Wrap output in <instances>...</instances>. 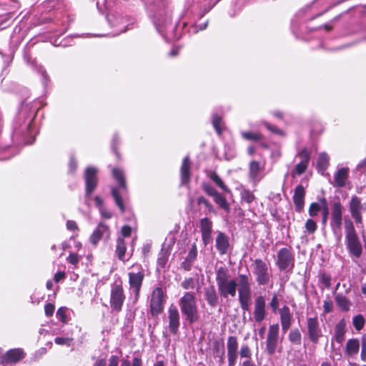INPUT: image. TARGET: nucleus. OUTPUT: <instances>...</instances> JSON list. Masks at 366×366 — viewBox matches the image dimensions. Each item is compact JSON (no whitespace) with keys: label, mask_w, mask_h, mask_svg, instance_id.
Masks as SVG:
<instances>
[{"label":"nucleus","mask_w":366,"mask_h":366,"mask_svg":"<svg viewBox=\"0 0 366 366\" xmlns=\"http://www.w3.org/2000/svg\"><path fill=\"white\" fill-rule=\"evenodd\" d=\"M216 280L218 291L221 296L224 298L229 296L234 297L237 287L239 286V301L242 310H249V300L251 299V288L249 279L246 275L239 276V282L234 279H230L227 269L219 267L216 273Z\"/></svg>","instance_id":"obj_1"},{"label":"nucleus","mask_w":366,"mask_h":366,"mask_svg":"<svg viewBox=\"0 0 366 366\" xmlns=\"http://www.w3.org/2000/svg\"><path fill=\"white\" fill-rule=\"evenodd\" d=\"M179 305L186 321L192 324L199 320L197 300L192 292H186L179 299Z\"/></svg>","instance_id":"obj_2"},{"label":"nucleus","mask_w":366,"mask_h":366,"mask_svg":"<svg viewBox=\"0 0 366 366\" xmlns=\"http://www.w3.org/2000/svg\"><path fill=\"white\" fill-rule=\"evenodd\" d=\"M254 273L259 284L266 285L269 282L270 276L268 271V267L262 260L256 259L254 261Z\"/></svg>","instance_id":"obj_3"},{"label":"nucleus","mask_w":366,"mask_h":366,"mask_svg":"<svg viewBox=\"0 0 366 366\" xmlns=\"http://www.w3.org/2000/svg\"><path fill=\"white\" fill-rule=\"evenodd\" d=\"M279 338V325L278 324L272 325L269 327L266 347L267 351L269 355H273L275 352Z\"/></svg>","instance_id":"obj_4"},{"label":"nucleus","mask_w":366,"mask_h":366,"mask_svg":"<svg viewBox=\"0 0 366 366\" xmlns=\"http://www.w3.org/2000/svg\"><path fill=\"white\" fill-rule=\"evenodd\" d=\"M264 164L257 161H252L249 167V178L254 186H256L264 177Z\"/></svg>","instance_id":"obj_5"},{"label":"nucleus","mask_w":366,"mask_h":366,"mask_svg":"<svg viewBox=\"0 0 366 366\" xmlns=\"http://www.w3.org/2000/svg\"><path fill=\"white\" fill-rule=\"evenodd\" d=\"M125 297L122 286L115 285L111 291L110 304L113 310L120 311L122 307Z\"/></svg>","instance_id":"obj_6"},{"label":"nucleus","mask_w":366,"mask_h":366,"mask_svg":"<svg viewBox=\"0 0 366 366\" xmlns=\"http://www.w3.org/2000/svg\"><path fill=\"white\" fill-rule=\"evenodd\" d=\"M164 292L162 290L157 287L154 290L152 294L150 308L153 315L159 314L163 309Z\"/></svg>","instance_id":"obj_7"},{"label":"nucleus","mask_w":366,"mask_h":366,"mask_svg":"<svg viewBox=\"0 0 366 366\" xmlns=\"http://www.w3.org/2000/svg\"><path fill=\"white\" fill-rule=\"evenodd\" d=\"M308 335L313 343H317L322 336V330L317 317H310L307 320Z\"/></svg>","instance_id":"obj_8"},{"label":"nucleus","mask_w":366,"mask_h":366,"mask_svg":"<svg viewBox=\"0 0 366 366\" xmlns=\"http://www.w3.org/2000/svg\"><path fill=\"white\" fill-rule=\"evenodd\" d=\"M277 264L280 269H286L293 266V257L287 248H282L277 254Z\"/></svg>","instance_id":"obj_9"},{"label":"nucleus","mask_w":366,"mask_h":366,"mask_svg":"<svg viewBox=\"0 0 366 366\" xmlns=\"http://www.w3.org/2000/svg\"><path fill=\"white\" fill-rule=\"evenodd\" d=\"M97 169L89 167L85 171L86 192L89 195L95 189L97 183L96 174Z\"/></svg>","instance_id":"obj_10"},{"label":"nucleus","mask_w":366,"mask_h":366,"mask_svg":"<svg viewBox=\"0 0 366 366\" xmlns=\"http://www.w3.org/2000/svg\"><path fill=\"white\" fill-rule=\"evenodd\" d=\"M347 239L350 251L356 257H359L362 252V247L353 229L347 232Z\"/></svg>","instance_id":"obj_11"},{"label":"nucleus","mask_w":366,"mask_h":366,"mask_svg":"<svg viewBox=\"0 0 366 366\" xmlns=\"http://www.w3.org/2000/svg\"><path fill=\"white\" fill-rule=\"evenodd\" d=\"M169 313V328L175 334L179 326V314L177 307L174 305H170L168 310Z\"/></svg>","instance_id":"obj_12"},{"label":"nucleus","mask_w":366,"mask_h":366,"mask_svg":"<svg viewBox=\"0 0 366 366\" xmlns=\"http://www.w3.org/2000/svg\"><path fill=\"white\" fill-rule=\"evenodd\" d=\"M265 315V300L262 296H259L254 302V318L259 322L264 319Z\"/></svg>","instance_id":"obj_13"},{"label":"nucleus","mask_w":366,"mask_h":366,"mask_svg":"<svg viewBox=\"0 0 366 366\" xmlns=\"http://www.w3.org/2000/svg\"><path fill=\"white\" fill-rule=\"evenodd\" d=\"M342 207L340 202H335L332 207L331 225L334 230L340 229L342 225Z\"/></svg>","instance_id":"obj_14"},{"label":"nucleus","mask_w":366,"mask_h":366,"mask_svg":"<svg viewBox=\"0 0 366 366\" xmlns=\"http://www.w3.org/2000/svg\"><path fill=\"white\" fill-rule=\"evenodd\" d=\"M305 195V191L302 185H298L295 189L293 195V202L295 206V209L297 212H301L304 207V199Z\"/></svg>","instance_id":"obj_15"},{"label":"nucleus","mask_w":366,"mask_h":366,"mask_svg":"<svg viewBox=\"0 0 366 366\" xmlns=\"http://www.w3.org/2000/svg\"><path fill=\"white\" fill-rule=\"evenodd\" d=\"M361 202L357 197H353L350 202V209L352 217L355 219L356 222L361 223Z\"/></svg>","instance_id":"obj_16"},{"label":"nucleus","mask_w":366,"mask_h":366,"mask_svg":"<svg viewBox=\"0 0 366 366\" xmlns=\"http://www.w3.org/2000/svg\"><path fill=\"white\" fill-rule=\"evenodd\" d=\"M349 169L347 167L340 168L334 175L335 185L342 187L345 185L348 178Z\"/></svg>","instance_id":"obj_17"},{"label":"nucleus","mask_w":366,"mask_h":366,"mask_svg":"<svg viewBox=\"0 0 366 366\" xmlns=\"http://www.w3.org/2000/svg\"><path fill=\"white\" fill-rule=\"evenodd\" d=\"M129 277L130 286L135 289V296L136 299H137L143 280V274L140 272L137 273L130 272L129 273Z\"/></svg>","instance_id":"obj_18"},{"label":"nucleus","mask_w":366,"mask_h":366,"mask_svg":"<svg viewBox=\"0 0 366 366\" xmlns=\"http://www.w3.org/2000/svg\"><path fill=\"white\" fill-rule=\"evenodd\" d=\"M281 325L283 332L287 331L291 325V314L287 307H282L280 311Z\"/></svg>","instance_id":"obj_19"},{"label":"nucleus","mask_w":366,"mask_h":366,"mask_svg":"<svg viewBox=\"0 0 366 366\" xmlns=\"http://www.w3.org/2000/svg\"><path fill=\"white\" fill-rule=\"evenodd\" d=\"M345 332L346 323L344 320H342L335 325L334 340L338 343H342L345 340Z\"/></svg>","instance_id":"obj_20"},{"label":"nucleus","mask_w":366,"mask_h":366,"mask_svg":"<svg viewBox=\"0 0 366 366\" xmlns=\"http://www.w3.org/2000/svg\"><path fill=\"white\" fill-rule=\"evenodd\" d=\"M300 157L302 160L295 167V172L299 175L302 174L306 170L310 159L309 153L305 149L300 153Z\"/></svg>","instance_id":"obj_21"},{"label":"nucleus","mask_w":366,"mask_h":366,"mask_svg":"<svg viewBox=\"0 0 366 366\" xmlns=\"http://www.w3.org/2000/svg\"><path fill=\"white\" fill-rule=\"evenodd\" d=\"M104 232H109V227L106 224L100 223L90 237L91 242L93 244H97Z\"/></svg>","instance_id":"obj_22"},{"label":"nucleus","mask_w":366,"mask_h":366,"mask_svg":"<svg viewBox=\"0 0 366 366\" xmlns=\"http://www.w3.org/2000/svg\"><path fill=\"white\" fill-rule=\"evenodd\" d=\"M359 349V340L357 339H350L347 342L345 347V354L347 356L352 357L357 354Z\"/></svg>","instance_id":"obj_23"},{"label":"nucleus","mask_w":366,"mask_h":366,"mask_svg":"<svg viewBox=\"0 0 366 366\" xmlns=\"http://www.w3.org/2000/svg\"><path fill=\"white\" fill-rule=\"evenodd\" d=\"M216 247L221 254L226 253L229 247L227 237L223 234L219 233L216 239Z\"/></svg>","instance_id":"obj_24"},{"label":"nucleus","mask_w":366,"mask_h":366,"mask_svg":"<svg viewBox=\"0 0 366 366\" xmlns=\"http://www.w3.org/2000/svg\"><path fill=\"white\" fill-rule=\"evenodd\" d=\"M190 163L188 157H185L183 159L181 167V177L182 183H187L189 179Z\"/></svg>","instance_id":"obj_25"},{"label":"nucleus","mask_w":366,"mask_h":366,"mask_svg":"<svg viewBox=\"0 0 366 366\" xmlns=\"http://www.w3.org/2000/svg\"><path fill=\"white\" fill-rule=\"evenodd\" d=\"M24 352L21 349H12L6 354V360L8 362H17L24 357Z\"/></svg>","instance_id":"obj_26"},{"label":"nucleus","mask_w":366,"mask_h":366,"mask_svg":"<svg viewBox=\"0 0 366 366\" xmlns=\"http://www.w3.org/2000/svg\"><path fill=\"white\" fill-rule=\"evenodd\" d=\"M127 246L124 240L122 237H118L117 240L116 254L118 258L122 261H125V253Z\"/></svg>","instance_id":"obj_27"},{"label":"nucleus","mask_w":366,"mask_h":366,"mask_svg":"<svg viewBox=\"0 0 366 366\" xmlns=\"http://www.w3.org/2000/svg\"><path fill=\"white\" fill-rule=\"evenodd\" d=\"M112 175L117 183L119 184V188L126 190L127 187L123 171L119 168L115 167L112 169Z\"/></svg>","instance_id":"obj_28"},{"label":"nucleus","mask_w":366,"mask_h":366,"mask_svg":"<svg viewBox=\"0 0 366 366\" xmlns=\"http://www.w3.org/2000/svg\"><path fill=\"white\" fill-rule=\"evenodd\" d=\"M197 256V249L195 244H192L185 261L182 263L183 267L186 269H189L190 264L193 262Z\"/></svg>","instance_id":"obj_29"},{"label":"nucleus","mask_w":366,"mask_h":366,"mask_svg":"<svg viewBox=\"0 0 366 366\" xmlns=\"http://www.w3.org/2000/svg\"><path fill=\"white\" fill-rule=\"evenodd\" d=\"M335 300L337 306L342 310L347 311L350 310L351 306V302L349 300L347 299L346 297L341 294H337L335 296Z\"/></svg>","instance_id":"obj_30"},{"label":"nucleus","mask_w":366,"mask_h":366,"mask_svg":"<svg viewBox=\"0 0 366 366\" xmlns=\"http://www.w3.org/2000/svg\"><path fill=\"white\" fill-rule=\"evenodd\" d=\"M329 164V157L326 153H321L317 160V167L321 173H323Z\"/></svg>","instance_id":"obj_31"},{"label":"nucleus","mask_w":366,"mask_h":366,"mask_svg":"<svg viewBox=\"0 0 366 366\" xmlns=\"http://www.w3.org/2000/svg\"><path fill=\"white\" fill-rule=\"evenodd\" d=\"M209 178L222 190L224 192L229 193L230 190L227 188V187L224 184L221 178L217 175L215 172H210L209 174Z\"/></svg>","instance_id":"obj_32"},{"label":"nucleus","mask_w":366,"mask_h":366,"mask_svg":"<svg viewBox=\"0 0 366 366\" xmlns=\"http://www.w3.org/2000/svg\"><path fill=\"white\" fill-rule=\"evenodd\" d=\"M240 196L242 200L244 201L248 204H250L254 199V195L253 194V193L250 192L249 189H247L243 187L240 191Z\"/></svg>","instance_id":"obj_33"},{"label":"nucleus","mask_w":366,"mask_h":366,"mask_svg":"<svg viewBox=\"0 0 366 366\" xmlns=\"http://www.w3.org/2000/svg\"><path fill=\"white\" fill-rule=\"evenodd\" d=\"M242 137L247 140L259 141L262 138V135L259 132H242Z\"/></svg>","instance_id":"obj_34"},{"label":"nucleus","mask_w":366,"mask_h":366,"mask_svg":"<svg viewBox=\"0 0 366 366\" xmlns=\"http://www.w3.org/2000/svg\"><path fill=\"white\" fill-rule=\"evenodd\" d=\"M227 352H237L238 343L235 337H229L227 343Z\"/></svg>","instance_id":"obj_35"},{"label":"nucleus","mask_w":366,"mask_h":366,"mask_svg":"<svg viewBox=\"0 0 366 366\" xmlns=\"http://www.w3.org/2000/svg\"><path fill=\"white\" fill-rule=\"evenodd\" d=\"M214 200L222 209H223L226 211H229V204H228L226 199L223 196H222L221 194H219L218 193V194H217L214 197Z\"/></svg>","instance_id":"obj_36"},{"label":"nucleus","mask_w":366,"mask_h":366,"mask_svg":"<svg viewBox=\"0 0 366 366\" xmlns=\"http://www.w3.org/2000/svg\"><path fill=\"white\" fill-rule=\"evenodd\" d=\"M112 196L114 198L116 204L119 207L122 212L124 211V206L123 204V201L119 194V190L116 188L112 189Z\"/></svg>","instance_id":"obj_37"},{"label":"nucleus","mask_w":366,"mask_h":366,"mask_svg":"<svg viewBox=\"0 0 366 366\" xmlns=\"http://www.w3.org/2000/svg\"><path fill=\"white\" fill-rule=\"evenodd\" d=\"M353 325L355 328L360 331L362 330L365 325V319L361 315H356L353 317L352 320Z\"/></svg>","instance_id":"obj_38"},{"label":"nucleus","mask_w":366,"mask_h":366,"mask_svg":"<svg viewBox=\"0 0 366 366\" xmlns=\"http://www.w3.org/2000/svg\"><path fill=\"white\" fill-rule=\"evenodd\" d=\"M289 340L295 344L300 345L301 342V334L298 330H292L289 334Z\"/></svg>","instance_id":"obj_39"},{"label":"nucleus","mask_w":366,"mask_h":366,"mask_svg":"<svg viewBox=\"0 0 366 366\" xmlns=\"http://www.w3.org/2000/svg\"><path fill=\"white\" fill-rule=\"evenodd\" d=\"M206 298L208 303L211 306H214L216 305L217 301V297L216 295L215 291L213 289L207 290L206 292Z\"/></svg>","instance_id":"obj_40"},{"label":"nucleus","mask_w":366,"mask_h":366,"mask_svg":"<svg viewBox=\"0 0 366 366\" xmlns=\"http://www.w3.org/2000/svg\"><path fill=\"white\" fill-rule=\"evenodd\" d=\"M201 232H212V222L207 219L204 218L200 222Z\"/></svg>","instance_id":"obj_41"},{"label":"nucleus","mask_w":366,"mask_h":366,"mask_svg":"<svg viewBox=\"0 0 366 366\" xmlns=\"http://www.w3.org/2000/svg\"><path fill=\"white\" fill-rule=\"evenodd\" d=\"M322 209V204L317 202H313L310 204L309 208V214L311 217H315L318 212Z\"/></svg>","instance_id":"obj_42"},{"label":"nucleus","mask_w":366,"mask_h":366,"mask_svg":"<svg viewBox=\"0 0 366 366\" xmlns=\"http://www.w3.org/2000/svg\"><path fill=\"white\" fill-rule=\"evenodd\" d=\"M320 203L322 204V223L325 224L327 220L329 209L327 207V201L325 198L320 199Z\"/></svg>","instance_id":"obj_43"},{"label":"nucleus","mask_w":366,"mask_h":366,"mask_svg":"<svg viewBox=\"0 0 366 366\" xmlns=\"http://www.w3.org/2000/svg\"><path fill=\"white\" fill-rule=\"evenodd\" d=\"M54 342L56 344L59 345H67L70 346L72 342V339L69 337H56L54 339Z\"/></svg>","instance_id":"obj_44"},{"label":"nucleus","mask_w":366,"mask_h":366,"mask_svg":"<svg viewBox=\"0 0 366 366\" xmlns=\"http://www.w3.org/2000/svg\"><path fill=\"white\" fill-rule=\"evenodd\" d=\"M305 228L309 233H313L317 229V224L314 220L309 219L305 223Z\"/></svg>","instance_id":"obj_45"},{"label":"nucleus","mask_w":366,"mask_h":366,"mask_svg":"<svg viewBox=\"0 0 366 366\" xmlns=\"http://www.w3.org/2000/svg\"><path fill=\"white\" fill-rule=\"evenodd\" d=\"M221 121H222V119L220 117L214 114L212 117V124H213V126L215 129V130L217 131V132L220 134H221V127H220V123H221Z\"/></svg>","instance_id":"obj_46"},{"label":"nucleus","mask_w":366,"mask_h":366,"mask_svg":"<svg viewBox=\"0 0 366 366\" xmlns=\"http://www.w3.org/2000/svg\"><path fill=\"white\" fill-rule=\"evenodd\" d=\"M66 312V308L65 307H60L56 312V317L64 323L67 322Z\"/></svg>","instance_id":"obj_47"},{"label":"nucleus","mask_w":366,"mask_h":366,"mask_svg":"<svg viewBox=\"0 0 366 366\" xmlns=\"http://www.w3.org/2000/svg\"><path fill=\"white\" fill-rule=\"evenodd\" d=\"M320 281L327 288H329L331 285V278L328 274H322L320 277Z\"/></svg>","instance_id":"obj_48"},{"label":"nucleus","mask_w":366,"mask_h":366,"mask_svg":"<svg viewBox=\"0 0 366 366\" xmlns=\"http://www.w3.org/2000/svg\"><path fill=\"white\" fill-rule=\"evenodd\" d=\"M167 260H168V257L166 254V253L165 252L161 253L157 259L158 266L162 268H164L167 263Z\"/></svg>","instance_id":"obj_49"},{"label":"nucleus","mask_w":366,"mask_h":366,"mask_svg":"<svg viewBox=\"0 0 366 366\" xmlns=\"http://www.w3.org/2000/svg\"><path fill=\"white\" fill-rule=\"evenodd\" d=\"M203 189L207 192V194L212 197L213 198L217 194H218V192H217V190L209 184H204Z\"/></svg>","instance_id":"obj_50"},{"label":"nucleus","mask_w":366,"mask_h":366,"mask_svg":"<svg viewBox=\"0 0 366 366\" xmlns=\"http://www.w3.org/2000/svg\"><path fill=\"white\" fill-rule=\"evenodd\" d=\"M324 312L325 314L330 313L332 311L333 303L330 300H325L323 303Z\"/></svg>","instance_id":"obj_51"},{"label":"nucleus","mask_w":366,"mask_h":366,"mask_svg":"<svg viewBox=\"0 0 366 366\" xmlns=\"http://www.w3.org/2000/svg\"><path fill=\"white\" fill-rule=\"evenodd\" d=\"M241 357H249L251 356L250 349L247 345H242L240 352H239Z\"/></svg>","instance_id":"obj_52"},{"label":"nucleus","mask_w":366,"mask_h":366,"mask_svg":"<svg viewBox=\"0 0 366 366\" xmlns=\"http://www.w3.org/2000/svg\"><path fill=\"white\" fill-rule=\"evenodd\" d=\"M55 307L51 303H48L44 307V311L46 316L49 317L51 316L54 313Z\"/></svg>","instance_id":"obj_53"},{"label":"nucleus","mask_w":366,"mask_h":366,"mask_svg":"<svg viewBox=\"0 0 366 366\" xmlns=\"http://www.w3.org/2000/svg\"><path fill=\"white\" fill-rule=\"evenodd\" d=\"M229 365L233 366L237 360V352H227Z\"/></svg>","instance_id":"obj_54"},{"label":"nucleus","mask_w":366,"mask_h":366,"mask_svg":"<svg viewBox=\"0 0 366 366\" xmlns=\"http://www.w3.org/2000/svg\"><path fill=\"white\" fill-rule=\"evenodd\" d=\"M67 261L72 264H76L79 261V257L76 254H70L67 257Z\"/></svg>","instance_id":"obj_55"},{"label":"nucleus","mask_w":366,"mask_h":366,"mask_svg":"<svg viewBox=\"0 0 366 366\" xmlns=\"http://www.w3.org/2000/svg\"><path fill=\"white\" fill-rule=\"evenodd\" d=\"M279 306L278 299L276 295L273 296L272 300L270 302V307L272 308L273 311L275 312Z\"/></svg>","instance_id":"obj_56"},{"label":"nucleus","mask_w":366,"mask_h":366,"mask_svg":"<svg viewBox=\"0 0 366 366\" xmlns=\"http://www.w3.org/2000/svg\"><path fill=\"white\" fill-rule=\"evenodd\" d=\"M121 232L123 237H129L132 234V228L129 226L125 225L122 227Z\"/></svg>","instance_id":"obj_57"},{"label":"nucleus","mask_w":366,"mask_h":366,"mask_svg":"<svg viewBox=\"0 0 366 366\" xmlns=\"http://www.w3.org/2000/svg\"><path fill=\"white\" fill-rule=\"evenodd\" d=\"M211 233L212 232H202V241L205 245L207 244L211 239Z\"/></svg>","instance_id":"obj_58"},{"label":"nucleus","mask_w":366,"mask_h":366,"mask_svg":"<svg viewBox=\"0 0 366 366\" xmlns=\"http://www.w3.org/2000/svg\"><path fill=\"white\" fill-rule=\"evenodd\" d=\"M66 228L71 231H76L78 229L77 224L75 222L69 220L66 222Z\"/></svg>","instance_id":"obj_59"},{"label":"nucleus","mask_w":366,"mask_h":366,"mask_svg":"<svg viewBox=\"0 0 366 366\" xmlns=\"http://www.w3.org/2000/svg\"><path fill=\"white\" fill-rule=\"evenodd\" d=\"M99 210L103 217L106 219H109L112 217V213L104 207H101Z\"/></svg>","instance_id":"obj_60"},{"label":"nucleus","mask_w":366,"mask_h":366,"mask_svg":"<svg viewBox=\"0 0 366 366\" xmlns=\"http://www.w3.org/2000/svg\"><path fill=\"white\" fill-rule=\"evenodd\" d=\"M119 363V359L117 356L112 355L109 359V366H117Z\"/></svg>","instance_id":"obj_61"},{"label":"nucleus","mask_w":366,"mask_h":366,"mask_svg":"<svg viewBox=\"0 0 366 366\" xmlns=\"http://www.w3.org/2000/svg\"><path fill=\"white\" fill-rule=\"evenodd\" d=\"M65 277V273L63 272H58L54 275V280L56 282H59L60 280Z\"/></svg>","instance_id":"obj_62"},{"label":"nucleus","mask_w":366,"mask_h":366,"mask_svg":"<svg viewBox=\"0 0 366 366\" xmlns=\"http://www.w3.org/2000/svg\"><path fill=\"white\" fill-rule=\"evenodd\" d=\"M361 359L363 361H366V343L362 342L361 350Z\"/></svg>","instance_id":"obj_63"},{"label":"nucleus","mask_w":366,"mask_h":366,"mask_svg":"<svg viewBox=\"0 0 366 366\" xmlns=\"http://www.w3.org/2000/svg\"><path fill=\"white\" fill-rule=\"evenodd\" d=\"M266 127L272 132H277L282 134V132H280L279 129H277L275 127L269 125L268 124H265Z\"/></svg>","instance_id":"obj_64"}]
</instances>
